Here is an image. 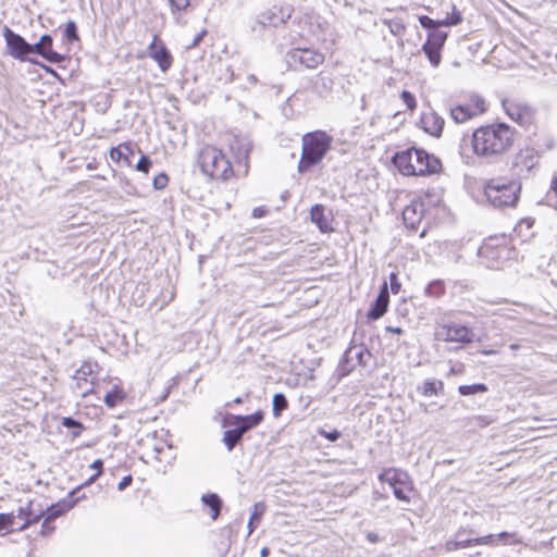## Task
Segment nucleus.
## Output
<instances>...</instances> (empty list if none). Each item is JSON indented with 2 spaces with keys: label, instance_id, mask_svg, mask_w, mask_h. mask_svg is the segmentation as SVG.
Returning <instances> with one entry per match:
<instances>
[{
  "label": "nucleus",
  "instance_id": "40",
  "mask_svg": "<svg viewBox=\"0 0 557 557\" xmlns=\"http://www.w3.org/2000/svg\"><path fill=\"white\" fill-rule=\"evenodd\" d=\"M424 293L429 297L437 298L445 293V284L442 280H433L425 286Z\"/></svg>",
  "mask_w": 557,
  "mask_h": 557
},
{
  "label": "nucleus",
  "instance_id": "59",
  "mask_svg": "<svg viewBox=\"0 0 557 557\" xmlns=\"http://www.w3.org/2000/svg\"><path fill=\"white\" fill-rule=\"evenodd\" d=\"M90 468L94 469L96 472H99V475L102 473L103 470V460L102 459H96L91 465Z\"/></svg>",
  "mask_w": 557,
  "mask_h": 557
},
{
  "label": "nucleus",
  "instance_id": "19",
  "mask_svg": "<svg viewBox=\"0 0 557 557\" xmlns=\"http://www.w3.org/2000/svg\"><path fill=\"white\" fill-rule=\"evenodd\" d=\"M389 304V290L387 283L384 282L379 290V294L374 301L371 304L370 309L367 312V319L369 321H376L382 318L387 311Z\"/></svg>",
  "mask_w": 557,
  "mask_h": 557
},
{
  "label": "nucleus",
  "instance_id": "16",
  "mask_svg": "<svg viewBox=\"0 0 557 557\" xmlns=\"http://www.w3.org/2000/svg\"><path fill=\"white\" fill-rule=\"evenodd\" d=\"M148 55L157 62L161 72L166 73L172 66L173 58L165 44L153 36V40L148 46Z\"/></svg>",
  "mask_w": 557,
  "mask_h": 557
},
{
  "label": "nucleus",
  "instance_id": "51",
  "mask_svg": "<svg viewBox=\"0 0 557 557\" xmlns=\"http://www.w3.org/2000/svg\"><path fill=\"white\" fill-rule=\"evenodd\" d=\"M388 278L391 292L393 294H398L401 288V284L398 280V274L396 272H391Z\"/></svg>",
  "mask_w": 557,
  "mask_h": 557
},
{
  "label": "nucleus",
  "instance_id": "57",
  "mask_svg": "<svg viewBox=\"0 0 557 557\" xmlns=\"http://www.w3.org/2000/svg\"><path fill=\"white\" fill-rule=\"evenodd\" d=\"M15 520L18 522H24L26 516V505L20 506L15 511Z\"/></svg>",
  "mask_w": 557,
  "mask_h": 557
},
{
  "label": "nucleus",
  "instance_id": "30",
  "mask_svg": "<svg viewBox=\"0 0 557 557\" xmlns=\"http://www.w3.org/2000/svg\"><path fill=\"white\" fill-rule=\"evenodd\" d=\"M244 434L236 426H230L223 433L222 442L225 445L227 451H232L243 440Z\"/></svg>",
  "mask_w": 557,
  "mask_h": 557
},
{
  "label": "nucleus",
  "instance_id": "49",
  "mask_svg": "<svg viewBox=\"0 0 557 557\" xmlns=\"http://www.w3.org/2000/svg\"><path fill=\"white\" fill-rule=\"evenodd\" d=\"M474 542H476V545L497 546L495 534L478 536Z\"/></svg>",
  "mask_w": 557,
  "mask_h": 557
},
{
  "label": "nucleus",
  "instance_id": "20",
  "mask_svg": "<svg viewBox=\"0 0 557 557\" xmlns=\"http://www.w3.org/2000/svg\"><path fill=\"white\" fill-rule=\"evenodd\" d=\"M474 530L470 529H459L455 534L454 539L449 540L445 544V549L447 552H454L461 548L472 547L476 545L474 536Z\"/></svg>",
  "mask_w": 557,
  "mask_h": 557
},
{
  "label": "nucleus",
  "instance_id": "2",
  "mask_svg": "<svg viewBox=\"0 0 557 557\" xmlns=\"http://www.w3.org/2000/svg\"><path fill=\"white\" fill-rule=\"evenodd\" d=\"M521 189L519 180L493 177L484 184V196L492 207L505 210L517 207Z\"/></svg>",
  "mask_w": 557,
  "mask_h": 557
},
{
  "label": "nucleus",
  "instance_id": "41",
  "mask_svg": "<svg viewBox=\"0 0 557 557\" xmlns=\"http://www.w3.org/2000/svg\"><path fill=\"white\" fill-rule=\"evenodd\" d=\"M392 490H393L394 496L398 500L405 502V503L410 502L409 493L412 491V487H411V484L409 481H406L400 485L394 486V488H392Z\"/></svg>",
  "mask_w": 557,
  "mask_h": 557
},
{
  "label": "nucleus",
  "instance_id": "60",
  "mask_svg": "<svg viewBox=\"0 0 557 557\" xmlns=\"http://www.w3.org/2000/svg\"><path fill=\"white\" fill-rule=\"evenodd\" d=\"M98 478H99V472H95L83 484L78 485L77 487H79V491H81L83 487L91 485Z\"/></svg>",
  "mask_w": 557,
  "mask_h": 557
},
{
  "label": "nucleus",
  "instance_id": "45",
  "mask_svg": "<svg viewBox=\"0 0 557 557\" xmlns=\"http://www.w3.org/2000/svg\"><path fill=\"white\" fill-rule=\"evenodd\" d=\"M495 535H496L497 546L519 543V541H510L511 539H513L516 536V533L503 531Z\"/></svg>",
  "mask_w": 557,
  "mask_h": 557
},
{
  "label": "nucleus",
  "instance_id": "32",
  "mask_svg": "<svg viewBox=\"0 0 557 557\" xmlns=\"http://www.w3.org/2000/svg\"><path fill=\"white\" fill-rule=\"evenodd\" d=\"M267 506L264 503L259 502L253 505V510L248 521L249 533L253 532L259 525L262 516L264 515Z\"/></svg>",
  "mask_w": 557,
  "mask_h": 557
},
{
  "label": "nucleus",
  "instance_id": "11",
  "mask_svg": "<svg viewBox=\"0 0 557 557\" xmlns=\"http://www.w3.org/2000/svg\"><path fill=\"white\" fill-rule=\"evenodd\" d=\"M230 149L235 159L236 171L246 175L249 166V156L252 150L251 140L247 137L235 136L230 144Z\"/></svg>",
  "mask_w": 557,
  "mask_h": 557
},
{
  "label": "nucleus",
  "instance_id": "62",
  "mask_svg": "<svg viewBox=\"0 0 557 557\" xmlns=\"http://www.w3.org/2000/svg\"><path fill=\"white\" fill-rule=\"evenodd\" d=\"M367 539L371 543H376L379 541V535L376 533L370 532L368 533Z\"/></svg>",
  "mask_w": 557,
  "mask_h": 557
},
{
  "label": "nucleus",
  "instance_id": "12",
  "mask_svg": "<svg viewBox=\"0 0 557 557\" xmlns=\"http://www.w3.org/2000/svg\"><path fill=\"white\" fill-rule=\"evenodd\" d=\"M473 331L459 323L444 324L436 332V338L445 342L469 344L473 342Z\"/></svg>",
  "mask_w": 557,
  "mask_h": 557
},
{
  "label": "nucleus",
  "instance_id": "50",
  "mask_svg": "<svg viewBox=\"0 0 557 557\" xmlns=\"http://www.w3.org/2000/svg\"><path fill=\"white\" fill-rule=\"evenodd\" d=\"M168 1L170 3L172 12L185 11L190 4V0H168Z\"/></svg>",
  "mask_w": 557,
  "mask_h": 557
},
{
  "label": "nucleus",
  "instance_id": "28",
  "mask_svg": "<svg viewBox=\"0 0 557 557\" xmlns=\"http://www.w3.org/2000/svg\"><path fill=\"white\" fill-rule=\"evenodd\" d=\"M201 503L203 506L210 509V517L212 520H216L221 513L223 507V500L216 493H207L201 496Z\"/></svg>",
  "mask_w": 557,
  "mask_h": 557
},
{
  "label": "nucleus",
  "instance_id": "42",
  "mask_svg": "<svg viewBox=\"0 0 557 557\" xmlns=\"http://www.w3.org/2000/svg\"><path fill=\"white\" fill-rule=\"evenodd\" d=\"M63 38L69 42L73 44L79 40L78 28L74 21H69L63 29Z\"/></svg>",
  "mask_w": 557,
  "mask_h": 557
},
{
  "label": "nucleus",
  "instance_id": "61",
  "mask_svg": "<svg viewBox=\"0 0 557 557\" xmlns=\"http://www.w3.org/2000/svg\"><path fill=\"white\" fill-rule=\"evenodd\" d=\"M385 330L387 333H393V334H398V335L404 333L403 329L399 326H386Z\"/></svg>",
  "mask_w": 557,
  "mask_h": 557
},
{
  "label": "nucleus",
  "instance_id": "22",
  "mask_svg": "<svg viewBox=\"0 0 557 557\" xmlns=\"http://www.w3.org/2000/svg\"><path fill=\"white\" fill-rule=\"evenodd\" d=\"M310 221L317 225L321 233L333 231L330 225V218L325 214V207L321 203H315L310 208Z\"/></svg>",
  "mask_w": 557,
  "mask_h": 557
},
{
  "label": "nucleus",
  "instance_id": "24",
  "mask_svg": "<svg viewBox=\"0 0 557 557\" xmlns=\"http://www.w3.org/2000/svg\"><path fill=\"white\" fill-rule=\"evenodd\" d=\"M92 368L94 366L91 362H84L79 369L75 371L73 376V379L76 380L77 388L81 389V395L83 397H86L89 393L92 392L91 387L84 386L88 384V376L92 373Z\"/></svg>",
  "mask_w": 557,
  "mask_h": 557
},
{
  "label": "nucleus",
  "instance_id": "35",
  "mask_svg": "<svg viewBox=\"0 0 557 557\" xmlns=\"http://www.w3.org/2000/svg\"><path fill=\"white\" fill-rule=\"evenodd\" d=\"M379 480L381 482H386L388 485L394 488V486L400 485L404 482L408 481V475L404 472H395L392 476L387 475V472L384 471L379 474Z\"/></svg>",
  "mask_w": 557,
  "mask_h": 557
},
{
  "label": "nucleus",
  "instance_id": "63",
  "mask_svg": "<svg viewBox=\"0 0 557 557\" xmlns=\"http://www.w3.org/2000/svg\"><path fill=\"white\" fill-rule=\"evenodd\" d=\"M247 82H248V83H250V84H252V85H256V84L258 83V78H257V76H256V75H253V74H249V75L247 76Z\"/></svg>",
  "mask_w": 557,
  "mask_h": 557
},
{
  "label": "nucleus",
  "instance_id": "3",
  "mask_svg": "<svg viewBox=\"0 0 557 557\" xmlns=\"http://www.w3.org/2000/svg\"><path fill=\"white\" fill-rule=\"evenodd\" d=\"M333 138L324 131L309 132L302 137V151L298 162V172L306 173L318 165L331 149Z\"/></svg>",
  "mask_w": 557,
  "mask_h": 557
},
{
  "label": "nucleus",
  "instance_id": "10",
  "mask_svg": "<svg viewBox=\"0 0 557 557\" xmlns=\"http://www.w3.org/2000/svg\"><path fill=\"white\" fill-rule=\"evenodd\" d=\"M447 38L448 33H430L422 45L421 50L433 67H437L442 62V51Z\"/></svg>",
  "mask_w": 557,
  "mask_h": 557
},
{
  "label": "nucleus",
  "instance_id": "38",
  "mask_svg": "<svg viewBox=\"0 0 557 557\" xmlns=\"http://www.w3.org/2000/svg\"><path fill=\"white\" fill-rule=\"evenodd\" d=\"M419 23L422 28L428 30V34L430 33H445L444 30H441L440 27H442L441 20H433L428 15H420L419 16Z\"/></svg>",
  "mask_w": 557,
  "mask_h": 557
},
{
  "label": "nucleus",
  "instance_id": "39",
  "mask_svg": "<svg viewBox=\"0 0 557 557\" xmlns=\"http://www.w3.org/2000/svg\"><path fill=\"white\" fill-rule=\"evenodd\" d=\"M333 85L334 82L331 77L320 75L314 88L320 97H326L330 95Z\"/></svg>",
  "mask_w": 557,
  "mask_h": 557
},
{
  "label": "nucleus",
  "instance_id": "52",
  "mask_svg": "<svg viewBox=\"0 0 557 557\" xmlns=\"http://www.w3.org/2000/svg\"><path fill=\"white\" fill-rule=\"evenodd\" d=\"M42 518L44 521L41 523L40 534L47 536L50 535L55 530V527L53 524V520H48L47 516H44Z\"/></svg>",
  "mask_w": 557,
  "mask_h": 557
},
{
  "label": "nucleus",
  "instance_id": "14",
  "mask_svg": "<svg viewBox=\"0 0 557 557\" xmlns=\"http://www.w3.org/2000/svg\"><path fill=\"white\" fill-rule=\"evenodd\" d=\"M414 162L418 169V176L436 174L442 170L441 160L423 148L414 147Z\"/></svg>",
  "mask_w": 557,
  "mask_h": 557
},
{
  "label": "nucleus",
  "instance_id": "18",
  "mask_svg": "<svg viewBox=\"0 0 557 557\" xmlns=\"http://www.w3.org/2000/svg\"><path fill=\"white\" fill-rule=\"evenodd\" d=\"M392 162L401 174L418 176V169L414 162V147L396 152L392 158Z\"/></svg>",
  "mask_w": 557,
  "mask_h": 557
},
{
  "label": "nucleus",
  "instance_id": "9",
  "mask_svg": "<svg viewBox=\"0 0 557 557\" xmlns=\"http://www.w3.org/2000/svg\"><path fill=\"white\" fill-rule=\"evenodd\" d=\"M264 419V412L262 410H257L251 414H234L226 413L222 419V426H236L237 430L245 434L246 432L252 430L258 426Z\"/></svg>",
  "mask_w": 557,
  "mask_h": 557
},
{
  "label": "nucleus",
  "instance_id": "48",
  "mask_svg": "<svg viewBox=\"0 0 557 557\" xmlns=\"http://www.w3.org/2000/svg\"><path fill=\"white\" fill-rule=\"evenodd\" d=\"M319 434L322 437H324L325 440L330 441V442H336L342 436V432L336 430V429H333V430H330V431L321 429L319 431Z\"/></svg>",
  "mask_w": 557,
  "mask_h": 557
},
{
  "label": "nucleus",
  "instance_id": "64",
  "mask_svg": "<svg viewBox=\"0 0 557 557\" xmlns=\"http://www.w3.org/2000/svg\"><path fill=\"white\" fill-rule=\"evenodd\" d=\"M270 555V548L269 547H262L260 550L261 557H268Z\"/></svg>",
  "mask_w": 557,
  "mask_h": 557
},
{
  "label": "nucleus",
  "instance_id": "26",
  "mask_svg": "<svg viewBox=\"0 0 557 557\" xmlns=\"http://www.w3.org/2000/svg\"><path fill=\"white\" fill-rule=\"evenodd\" d=\"M44 517V509L39 504H36L34 500H30L26 504V516L24 522H21V525H17L18 529H27L29 525L39 522V520Z\"/></svg>",
  "mask_w": 557,
  "mask_h": 557
},
{
  "label": "nucleus",
  "instance_id": "43",
  "mask_svg": "<svg viewBox=\"0 0 557 557\" xmlns=\"http://www.w3.org/2000/svg\"><path fill=\"white\" fill-rule=\"evenodd\" d=\"M462 21L461 13L456 10V8H453V12L450 14H447V16L444 20H441L442 25L449 27V26H456L460 24Z\"/></svg>",
  "mask_w": 557,
  "mask_h": 557
},
{
  "label": "nucleus",
  "instance_id": "44",
  "mask_svg": "<svg viewBox=\"0 0 557 557\" xmlns=\"http://www.w3.org/2000/svg\"><path fill=\"white\" fill-rule=\"evenodd\" d=\"M152 166V161L148 154L141 153L139 160L137 161L135 169L138 172L147 174Z\"/></svg>",
  "mask_w": 557,
  "mask_h": 557
},
{
  "label": "nucleus",
  "instance_id": "37",
  "mask_svg": "<svg viewBox=\"0 0 557 557\" xmlns=\"http://www.w3.org/2000/svg\"><path fill=\"white\" fill-rule=\"evenodd\" d=\"M61 424L62 426L72 431L73 437H78L85 429L83 423L73 417L62 418Z\"/></svg>",
  "mask_w": 557,
  "mask_h": 557
},
{
  "label": "nucleus",
  "instance_id": "47",
  "mask_svg": "<svg viewBox=\"0 0 557 557\" xmlns=\"http://www.w3.org/2000/svg\"><path fill=\"white\" fill-rule=\"evenodd\" d=\"M168 183H169L168 174L164 172H161L153 177L152 185H153L154 189L162 190L166 187Z\"/></svg>",
  "mask_w": 557,
  "mask_h": 557
},
{
  "label": "nucleus",
  "instance_id": "25",
  "mask_svg": "<svg viewBox=\"0 0 557 557\" xmlns=\"http://www.w3.org/2000/svg\"><path fill=\"white\" fill-rule=\"evenodd\" d=\"M417 392L424 397L444 394V382L437 379H426L417 386Z\"/></svg>",
  "mask_w": 557,
  "mask_h": 557
},
{
  "label": "nucleus",
  "instance_id": "54",
  "mask_svg": "<svg viewBox=\"0 0 557 557\" xmlns=\"http://www.w3.org/2000/svg\"><path fill=\"white\" fill-rule=\"evenodd\" d=\"M471 100H472L473 104L475 106L476 114L483 113L485 111V101L481 96L475 95L471 98Z\"/></svg>",
  "mask_w": 557,
  "mask_h": 557
},
{
  "label": "nucleus",
  "instance_id": "46",
  "mask_svg": "<svg viewBox=\"0 0 557 557\" xmlns=\"http://www.w3.org/2000/svg\"><path fill=\"white\" fill-rule=\"evenodd\" d=\"M400 98L408 110L413 111L417 108L416 97L409 90H403L400 94Z\"/></svg>",
  "mask_w": 557,
  "mask_h": 557
},
{
  "label": "nucleus",
  "instance_id": "33",
  "mask_svg": "<svg viewBox=\"0 0 557 557\" xmlns=\"http://www.w3.org/2000/svg\"><path fill=\"white\" fill-rule=\"evenodd\" d=\"M124 398V392L117 385H114L106 393L103 401L108 408H114L117 404L123 401Z\"/></svg>",
  "mask_w": 557,
  "mask_h": 557
},
{
  "label": "nucleus",
  "instance_id": "29",
  "mask_svg": "<svg viewBox=\"0 0 557 557\" xmlns=\"http://www.w3.org/2000/svg\"><path fill=\"white\" fill-rule=\"evenodd\" d=\"M17 525H21V522L15 520L14 511L0 513V533L8 534L24 531V529H18Z\"/></svg>",
  "mask_w": 557,
  "mask_h": 557
},
{
  "label": "nucleus",
  "instance_id": "36",
  "mask_svg": "<svg viewBox=\"0 0 557 557\" xmlns=\"http://www.w3.org/2000/svg\"><path fill=\"white\" fill-rule=\"evenodd\" d=\"M288 401L283 393H276L272 398V412L275 418L280 417L282 412L287 409Z\"/></svg>",
  "mask_w": 557,
  "mask_h": 557
},
{
  "label": "nucleus",
  "instance_id": "23",
  "mask_svg": "<svg viewBox=\"0 0 557 557\" xmlns=\"http://www.w3.org/2000/svg\"><path fill=\"white\" fill-rule=\"evenodd\" d=\"M40 44L42 45V49L46 53L45 60L52 64H61L65 62L66 57L64 54L59 53L53 49V38L50 34H44L40 39Z\"/></svg>",
  "mask_w": 557,
  "mask_h": 557
},
{
  "label": "nucleus",
  "instance_id": "55",
  "mask_svg": "<svg viewBox=\"0 0 557 557\" xmlns=\"http://www.w3.org/2000/svg\"><path fill=\"white\" fill-rule=\"evenodd\" d=\"M132 482H133V476L131 474L123 476L122 480L117 484V490L124 491L132 484Z\"/></svg>",
  "mask_w": 557,
  "mask_h": 557
},
{
  "label": "nucleus",
  "instance_id": "31",
  "mask_svg": "<svg viewBox=\"0 0 557 557\" xmlns=\"http://www.w3.org/2000/svg\"><path fill=\"white\" fill-rule=\"evenodd\" d=\"M476 115V112L471 110L468 106L458 104L450 109V117L456 123H465Z\"/></svg>",
  "mask_w": 557,
  "mask_h": 557
},
{
  "label": "nucleus",
  "instance_id": "21",
  "mask_svg": "<svg viewBox=\"0 0 557 557\" xmlns=\"http://www.w3.org/2000/svg\"><path fill=\"white\" fill-rule=\"evenodd\" d=\"M420 124L426 134L440 137L443 133L445 121L440 114L431 110L421 114Z\"/></svg>",
  "mask_w": 557,
  "mask_h": 557
},
{
  "label": "nucleus",
  "instance_id": "1",
  "mask_svg": "<svg viewBox=\"0 0 557 557\" xmlns=\"http://www.w3.org/2000/svg\"><path fill=\"white\" fill-rule=\"evenodd\" d=\"M513 133V128L504 122L481 126L472 134L473 151L486 158L500 156L512 146Z\"/></svg>",
  "mask_w": 557,
  "mask_h": 557
},
{
  "label": "nucleus",
  "instance_id": "53",
  "mask_svg": "<svg viewBox=\"0 0 557 557\" xmlns=\"http://www.w3.org/2000/svg\"><path fill=\"white\" fill-rule=\"evenodd\" d=\"M30 54H37L45 59L46 53L39 40L35 44H29V48L27 49V58H30Z\"/></svg>",
  "mask_w": 557,
  "mask_h": 557
},
{
  "label": "nucleus",
  "instance_id": "15",
  "mask_svg": "<svg viewBox=\"0 0 557 557\" xmlns=\"http://www.w3.org/2000/svg\"><path fill=\"white\" fill-rule=\"evenodd\" d=\"M502 107L505 110L507 116L520 125L529 123L532 117V109L524 102L504 98L502 99Z\"/></svg>",
  "mask_w": 557,
  "mask_h": 557
},
{
  "label": "nucleus",
  "instance_id": "58",
  "mask_svg": "<svg viewBox=\"0 0 557 557\" xmlns=\"http://www.w3.org/2000/svg\"><path fill=\"white\" fill-rule=\"evenodd\" d=\"M206 34H207V30L202 29L198 35L195 36L193 42L188 46V48H195L196 46H198L201 42V40Z\"/></svg>",
  "mask_w": 557,
  "mask_h": 557
},
{
  "label": "nucleus",
  "instance_id": "56",
  "mask_svg": "<svg viewBox=\"0 0 557 557\" xmlns=\"http://www.w3.org/2000/svg\"><path fill=\"white\" fill-rule=\"evenodd\" d=\"M268 213V209L264 206L256 207L252 210V216L256 219L263 218Z\"/></svg>",
  "mask_w": 557,
  "mask_h": 557
},
{
  "label": "nucleus",
  "instance_id": "7",
  "mask_svg": "<svg viewBox=\"0 0 557 557\" xmlns=\"http://www.w3.org/2000/svg\"><path fill=\"white\" fill-rule=\"evenodd\" d=\"M290 5H273L272 8L259 13L256 17L255 25L251 26L252 30H257V25L261 28L264 27H278L290 18L293 13Z\"/></svg>",
  "mask_w": 557,
  "mask_h": 557
},
{
  "label": "nucleus",
  "instance_id": "6",
  "mask_svg": "<svg viewBox=\"0 0 557 557\" xmlns=\"http://www.w3.org/2000/svg\"><path fill=\"white\" fill-rule=\"evenodd\" d=\"M2 35L5 40V48L9 55L21 62H30L33 64H39L36 60L27 58V49L29 42L20 34L12 30L9 26H4Z\"/></svg>",
  "mask_w": 557,
  "mask_h": 557
},
{
  "label": "nucleus",
  "instance_id": "17",
  "mask_svg": "<svg viewBox=\"0 0 557 557\" xmlns=\"http://www.w3.org/2000/svg\"><path fill=\"white\" fill-rule=\"evenodd\" d=\"M425 206L420 199H413L403 210V221L410 231H418V227L424 216Z\"/></svg>",
  "mask_w": 557,
  "mask_h": 557
},
{
  "label": "nucleus",
  "instance_id": "13",
  "mask_svg": "<svg viewBox=\"0 0 557 557\" xmlns=\"http://www.w3.org/2000/svg\"><path fill=\"white\" fill-rule=\"evenodd\" d=\"M79 487L72 490L65 498L51 504L44 509V516H47L48 520H55L57 518L65 515L72 508H74L81 499L85 498V494L78 495Z\"/></svg>",
  "mask_w": 557,
  "mask_h": 557
},
{
  "label": "nucleus",
  "instance_id": "4",
  "mask_svg": "<svg viewBox=\"0 0 557 557\" xmlns=\"http://www.w3.org/2000/svg\"><path fill=\"white\" fill-rule=\"evenodd\" d=\"M198 163L202 173L212 180L226 181L234 173L232 162L222 150L212 146H207L200 150Z\"/></svg>",
  "mask_w": 557,
  "mask_h": 557
},
{
  "label": "nucleus",
  "instance_id": "5",
  "mask_svg": "<svg viewBox=\"0 0 557 557\" xmlns=\"http://www.w3.org/2000/svg\"><path fill=\"white\" fill-rule=\"evenodd\" d=\"M373 359V354L366 344H356L351 339L349 346L344 351L338 366L337 373L339 376L349 375L357 367L367 368Z\"/></svg>",
  "mask_w": 557,
  "mask_h": 557
},
{
  "label": "nucleus",
  "instance_id": "27",
  "mask_svg": "<svg viewBox=\"0 0 557 557\" xmlns=\"http://www.w3.org/2000/svg\"><path fill=\"white\" fill-rule=\"evenodd\" d=\"M134 153V148L129 143H124L110 149V158L112 161H124L127 165L132 164V157Z\"/></svg>",
  "mask_w": 557,
  "mask_h": 557
},
{
  "label": "nucleus",
  "instance_id": "34",
  "mask_svg": "<svg viewBox=\"0 0 557 557\" xmlns=\"http://www.w3.org/2000/svg\"><path fill=\"white\" fill-rule=\"evenodd\" d=\"M488 392V387L485 383H474L469 385H459L458 393L461 396H472L476 394H484Z\"/></svg>",
  "mask_w": 557,
  "mask_h": 557
},
{
  "label": "nucleus",
  "instance_id": "8",
  "mask_svg": "<svg viewBox=\"0 0 557 557\" xmlns=\"http://www.w3.org/2000/svg\"><path fill=\"white\" fill-rule=\"evenodd\" d=\"M286 57L290 65L299 64L310 70L317 69L324 62L323 53L312 48H293Z\"/></svg>",
  "mask_w": 557,
  "mask_h": 557
}]
</instances>
